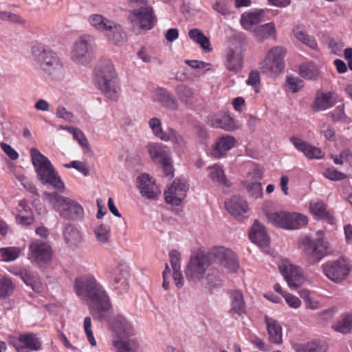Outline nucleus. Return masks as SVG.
<instances>
[{"label":"nucleus","instance_id":"30","mask_svg":"<svg viewBox=\"0 0 352 352\" xmlns=\"http://www.w3.org/2000/svg\"><path fill=\"white\" fill-rule=\"evenodd\" d=\"M95 277L91 275L80 276L75 280L74 287V292L80 299L86 296L85 294L91 289L96 281Z\"/></svg>","mask_w":352,"mask_h":352},{"label":"nucleus","instance_id":"6","mask_svg":"<svg viewBox=\"0 0 352 352\" xmlns=\"http://www.w3.org/2000/svg\"><path fill=\"white\" fill-rule=\"evenodd\" d=\"M60 192H45L44 200L52 206L60 216L68 220H80L84 217V209L78 202L60 195Z\"/></svg>","mask_w":352,"mask_h":352},{"label":"nucleus","instance_id":"1","mask_svg":"<svg viewBox=\"0 0 352 352\" xmlns=\"http://www.w3.org/2000/svg\"><path fill=\"white\" fill-rule=\"evenodd\" d=\"M32 55L43 75L51 80L61 81L66 71L59 56L49 47L41 44L32 47Z\"/></svg>","mask_w":352,"mask_h":352},{"label":"nucleus","instance_id":"21","mask_svg":"<svg viewBox=\"0 0 352 352\" xmlns=\"http://www.w3.org/2000/svg\"><path fill=\"white\" fill-rule=\"evenodd\" d=\"M227 211L234 217L243 216L248 212L247 201L239 195H234L225 201Z\"/></svg>","mask_w":352,"mask_h":352},{"label":"nucleus","instance_id":"31","mask_svg":"<svg viewBox=\"0 0 352 352\" xmlns=\"http://www.w3.org/2000/svg\"><path fill=\"white\" fill-rule=\"evenodd\" d=\"M21 278L27 285L32 287V289L36 292H41L43 290V285L34 272L28 270H23L19 273Z\"/></svg>","mask_w":352,"mask_h":352},{"label":"nucleus","instance_id":"11","mask_svg":"<svg viewBox=\"0 0 352 352\" xmlns=\"http://www.w3.org/2000/svg\"><path fill=\"white\" fill-rule=\"evenodd\" d=\"M321 267L328 279L335 283H340L349 277L352 270V264L348 259L341 256L324 263Z\"/></svg>","mask_w":352,"mask_h":352},{"label":"nucleus","instance_id":"7","mask_svg":"<svg viewBox=\"0 0 352 352\" xmlns=\"http://www.w3.org/2000/svg\"><path fill=\"white\" fill-rule=\"evenodd\" d=\"M316 234V239L305 237L302 241L305 255L314 263L320 262L324 256L332 252L331 247L324 237L323 231L318 230Z\"/></svg>","mask_w":352,"mask_h":352},{"label":"nucleus","instance_id":"28","mask_svg":"<svg viewBox=\"0 0 352 352\" xmlns=\"http://www.w3.org/2000/svg\"><path fill=\"white\" fill-rule=\"evenodd\" d=\"M153 99L169 109L175 110L177 109L178 104L176 99L165 89H156L153 93Z\"/></svg>","mask_w":352,"mask_h":352},{"label":"nucleus","instance_id":"42","mask_svg":"<svg viewBox=\"0 0 352 352\" xmlns=\"http://www.w3.org/2000/svg\"><path fill=\"white\" fill-rule=\"evenodd\" d=\"M332 328L342 334L349 333L352 329V315L349 314L342 315L337 322L333 324Z\"/></svg>","mask_w":352,"mask_h":352},{"label":"nucleus","instance_id":"51","mask_svg":"<svg viewBox=\"0 0 352 352\" xmlns=\"http://www.w3.org/2000/svg\"><path fill=\"white\" fill-rule=\"evenodd\" d=\"M176 94L179 99L186 104L190 103L194 97L192 89L184 85H180L177 87Z\"/></svg>","mask_w":352,"mask_h":352},{"label":"nucleus","instance_id":"22","mask_svg":"<svg viewBox=\"0 0 352 352\" xmlns=\"http://www.w3.org/2000/svg\"><path fill=\"white\" fill-rule=\"evenodd\" d=\"M226 68L232 72L236 73L243 67V49L241 45L232 48L227 55Z\"/></svg>","mask_w":352,"mask_h":352},{"label":"nucleus","instance_id":"39","mask_svg":"<svg viewBox=\"0 0 352 352\" xmlns=\"http://www.w3.org/2000/svg\"><path fill=\"white\" fill-rule=\"evenodd\" d=\"M188 36L194 42L199 44L204 51L210 52L212 50L209 38L199 29L193 28L190 30Z\"/></svg>","mask_w":352,"mask_h":352},{"label":"nucleus","instance_id":"24","mask_svg":"<svg viewBox=\"0 0 352 352\" xmlns=\"http://www.w3.org/2000/svg\"><path fill=\"white\" fill-rule=\"evenodd\" d=\"M146 148L151 158L154 162L162 163L165 160H168V158L170 157V149L162 144L149 142L146 145Z\"/></svg>","mask_w":352,"mask_h":352},{"label":"nucleus","instance_id":"14","mask_svg":"<svg viewBox=\"0 0 352 352\" xmlns=\"http://www.w3.org/2000/svg\"><path fill=\"white\" fill-rule=\"evenodd\" d=\"M278 269L291 289H296L303 284L305 277L302 270L290 261L282 260L278 265Z\"/></svg>","mask_w":352,"mask_h":352},{"label":"nucleus","instance_id":"2","mask_svg":"<svg viewBox=\"0 0 352 352\" xmlns=\"http://www.w3.org/2000/svg\"><path fill=\"white\" fill-rule=\"evenodd\" d=\"M32 164L38 179L48 188H53L55 192H63L65 186L49 159L37 148L30 150Z\"/></svg>","mask_w":352,"mask_h":352},{"label":"nucleus","instance_id":"32","mask_svg":"<svg viewBox=\"0 0 352 352\" xmlns=\"http://www.w3.org/2000/svg\"><path fill=\"white\" fill-rule=\"evenodd\" d=\"M111 26L104 32L108 38L115 45H122L124 44L126 42V36L122 27L113 21Z\"/></svg>","mask_w":352,"mask_h":352},{"label":"nucleus","instance_id":"10","mask_svg":"<svg viewBox=\"0 0 352 352\" xmlns=\"http://www.w3.org/2000/svg\"><path fill=\"white\" fill-rule=\"evenodd\" d=\"M131 8L133 10L130 13V18L138 23L142 28L151 29L156 18L153 14V8L147 5L146 0H128Z\"/></svg>","mask_w":352,"mask_h":352},{"label":"nucleus","instance_id":"60","mask_svg":"<svg viewBox=\"0 0 352 352\" xmlns=\"http://www.w3.org/2000/svg\"><path fill=\"white\" fill-rule=\"evenodd\" d=\"M84 330L87 335V339L91 346L96 345V341L94 337L93 331L91 329V320L90 317H86L84 320Z\"/></svg>","mask_w":352,"mask_h":352},{"label":"nucleus","instance_id":"33","mask_svg":"<svg viewBox=\"0 0 352 352\" xmlns=\"http://www.w3.org/2000/svg\"><path fill=\"white\" fill-rule=\"evenodd\" d=\"M211 123L214 127L225 131H232L236 129L233 119L225 113L214 115L211 120Z\"/></svg>","mask_w":352,"mask_h":352},{"label":"nucleus","instance_id":"57","mask_svg":"<svg viewBox=\"0 0 352 352\" xmlns=\"http://www.w3.org/2000/svg\"><path fill=\"white\" fill-rule=\"evenodd\" d=\"M286 85L287 88L293 93L299 91L304 86L303 81L295 76H288L287 78Z\"/></svg>","mask_w":352,"mask_h":352},{"label":"nucleus","instance_id":"26","mask_svg":"<svg viewBox=\"0 0 352 352\" xmlns=\"http://www.w3.org/2000/svg\"><path fill=\"white\" fill-rule=\"evenodd\" d=\"M129 272L124 265H120L108 271V278L113 285H120L125 288L127 285Z\"/></svg>","mask_w":352,"mask_h":352},{"label":"nucleus","instance_id":"62","mask_svg":"<svg viewBox=\"0 0 352 352\" xmlns=\"http://www.w3.org/2000/svg\"><path fill=\"white\" fill-rule=\"evenodd\" d=\"M16 179L21 182V185L30 192L32 194L37 193V189L34 184L25 175H17Z\"/></svg>","mask_w":352,"mask_h":352},{"label":"nucleus","instance_id":"16","mask_svg":"<svg viewBox=\"0 0 352 352\" xmlns=\"http://www.w3.org/2000/svg\"><path fill=\"white\" fill-rule=\"evenodd\" d=\"M189 185L185 179H176L172 185L164 192L167 203L179 206L185 199Z\"/></svg>","mask_w":352,"mask_h":352},{"label":"nucleus","instance_id":"61","mask_svg":"<svg viewBox=\"0 0 352 352\" xmlns=\"http://www.w3.org/2000/svg\"><path fill=\"white\" fill-rule=\"evenodd\" d=\"M332 159L336 164H342L344 162H351L352 161V153L349 149H344L338 156H333Z\"/></svg>","mask_w":352,"mask_h":352},{"label":"nucleus","instance_id":"59","mask_svg":"<svg viewBox=\"0 0 352 352\" xmlns=\"http://www.w3.org/2000/svg\"><path fill=\"white\" fill-rule=\"evenodd\" d=\"M323 175L327 179L331 181L342 180L346 177L344 173L337 170L333 167L327 168Z\"/></svg>","mask_w":352,"mask_h":352},{"label":"nucleus","instance_id":"48","mask_svg":"<svg viewBox=\"0 0 352 352\" xmlns=\"http://www.w3.org/2000/svg\"><path fill=\"white\" fill-rule=\"evenodd\" d=\"M288 230L298 229L307 223L306 216L299 213H289L288 219Z\"/></svg>","mask_w":352,"mask_h":352},{"label":"nucleus","instance_id":"43","mask_svg":"<svg viewBox=\"0 0 352 352\" xmlns=\"http://www.w3.org/2000/svg\"><path fill=\"white\" fill-rule=\"evenodd\" d=\"M242 185L246 190L250 197L253 199H258L262 197L263 187L259 182H252L248 179H245L242 182Z\"/></svg>","mask_w":352,"mask_h":352},{"label":"nucleus","instance_id":"44","mask_svg":"<svg viewBox=\"0 0 352 352\" xmlns=\"http://www.w3.org/2000/svg\"><path fill=\"white\" fill-rule=\"evenodd\" d=\"M254 34L261 40L273 37L276 38V31L274 25L272 23H268L258 26L254 30Z\"/></svg>","mask_w":352,"mask_h":352},{"label":"nucleus","instance_id":"52","mask_svg":"<svg viewBox=\"0 0 352 352\" xmlns=\"http://www.w3.org/2000/svg\"><path fill=\"white\" fill-rule=\"evenodd\" d=\"M338 310L336 307H333L327 309L322 311L314 314V318L318 324H324L333 318Z\"/></svg>","mask_w":352,"mask_h":352},{"label":"nucleus","instance_id":"17","mask_svg":"<svg viewBox=\"0 0 352 352\" xmlns=\"http://www.w3.org/2000/svg\"><path fill=\"white\" fill-rule=\"evenodd\" d=\"M236 142L235 138L229 135L219 137L212 145L211 155L216 159L223 157L235 146Z\"/></svg>","mask_w":352,"mask_h":352},{"label":"nucleus","instance_id":"18","mask_svg":"<svg viewBox=\"0 0 352 352\" xmlns=\"http://www.w3.org/2000/svg\"><path fill=\"white\" fill-rule=\"evenodd\" d=\"M290 141L295 148L302 152L308 159H322L324 153L320 148L314 146L303 140L293 136L290 138Z\"/></svg>","mask_w":352,"mask_h":352},{"label":"nucleus","instance_id":"25","mask_svg":"<svg viewBox=\"0 0 352 352\" xmlns=\"http://www.w3.org/2000/svg\"><path fill=\"white\" fill-rule=\"evenodd\" d=\"M13 342H17L22 344V347L31 351H37L42 347V342L36 334L32 333H21L19 336L18 340L12 339Z\"/></svg>","mask_w":352,"mask_h":352},{"label":"nucleus","instance_id":"19","mask_svg":"<svg viewBox=\"0 0 352 352\" xmlns=\"http://www.w3.org/2000/svg\"><path fill=\"white\" fill-rule=\"evenodd\" d=\"M290 141L295 148L302 152L308 159H322L324 153L320 148L314 146L303 140L293 136L290 138Z\"/></svg>","mask_w":352,"mask_h":352},{"label":"nucleus","instance_id":"38","mask_svg":"<svg viewBox=\"0 0 352 352\" xmlns=\"http://www.w3.org/2000/svg\"><path fill=\"white\" fill-rule=\"evenodd\" d=\"M88 22L91 27L102 32H104L113 25L112 21L99 14H91L88 18Z\"/></svg>","mask_w":352,"mask_h":352},{"label":"nucleus","instance_id":"4","mask_svg":"<svg viewBox=\"0 0 352 352\" xmlns=\"http://www.w3.org/2000/svg\"><path fill=\"white\" fill-rule=\"evenodd\" d=\"M96 82L99 89L109 99L116 100L120 90L118 76L112 61L100 59L95 69Z\"/></svg>","mask_w":352,"mask_h":352},{"label":"nucleus","instance_id":"13","mask_svg":"<svg viewBox=\"0 0 352 352\" xmlns=\"http://www.w3.org/2000/svg\"><path fill=\"white\" fill-rule=\"evenodd\" d=\"M210 264L217 263L230 272H234L239 267V261L236 254L223 246H215L206 253Z\"/></svg>","mask_w":352,"mask_h":352},{"label":"nucleus","instance_id":"5","mask_svg":"<svg viewBox=\"0 0 352 352\" xmlns=\"http://www.w3.org/2000/svg\"><path fill=\"white\" fill-rule=\"evenodd\" d=\"M113 329L116 333L113 345L118 352H137L139 344L135 338H132L135 335L134 328L124 316H116Z\"/></svg>","mask_w":352,"mask_h":352},{"label":"nucleus","instance_id":"29","mask_svg":"<svg viewBox=\"0 0 352 352\" xmlns=\"http://www.w3.org/2000/svg\"><path fill=\"white\" fill-rule=\"evenodd\" d=\"M265 321L269 340L276 344H282V327L280 324L267 316H265Z\"/></svg>","mask_w":352,"mask_h":352},{"label":"nucleus","instance_id":"37","mask_svg":"<svg viewBox=\"0 0 352 352\" xmlns=\"http://www.w3.org/2000/svg\"><path fill=\"white\" fill-rule=\"evenodd\" d=\"M65 241L68 246L76 247L82 241V236L80 232L75 227L67 224L63 232Z\"/></svg>","mask_w":352,"mask_h":352},{"label":"nucleus","instance_id":"63","mask_svg":"<svg viewBox=\"0 0 352 352\" xmlns=\"http://www.w3.org/2000/svg\"><path fill=\"white\" fill-rule=\"evenodd\" d=\"M170 263L173 271L179 270L181 267V254L177 250H172L169 252Z\"/></svg>","mask_w":352,"mask_h":352},{"label":"nucleus","instance_id":"20","mask_svg":"<svg viewBox=\"0 0 352 352\" xmlns=\"http://www.w3.org/2000/svg\"><path fill=\"white\" fill-rule=\"evenodd\" d=\"M138 187L143 197L148 199H155L160 190L148 175L143 174L138 177Z\"/></svg>","mask_w":352,"mask_h":352},{"label":"nucleus","instance_id":"9","mask_svg":"<svg viewBox=\"0 0 352 352\" xmlns=\"http://www.w3.org/2000/svg\"><path fill=\"white\" fill-rule=\"evenodd\" d=\"M94 38L89 34L78 37L71 50V58L78 65H87L94 54Z\"/></svg>","mask_w":352,"mask_h":352},{"label":"nucleus","instance_id":"23","mask_svg":"<svg viewBox=\"0 0 352 352\" xmlns=\"http://www.w3.org/2000/svg\"><path fill=\"white\" fill-rule=\"evenodd\" d=\"M250 239L260 247L265 248L270 244V237L263 226L255 221L249 233Z\"/></svg>","mask_w":352,"mask_h":352},{"label":"nucleus","instance_id":"46","mask_svg":"<svg viewBox=\"0 0 352 352\" xmlns=\"http://www.w3.org/2000/svg\"><path fill=\"white\" fill-rule=\"evenodd\" d=\"M299 72L302 78L307 80H316L320 74L317 67L311 63L301 65Z\"/></svg>","mask_w":352,"mask_h":352},{"label":"nucleus","instance_id":"3","mask_svg":"<svg viewBox=\"0 0 352 352\" xmlns=\"http://www.w3.org/2000/svg\"><path fill=\"white\" fill-rule=\"evenodd\" d=\"M85 296L80 300L88 305L93 318L100 322L107 320L112 311V305L107 292L97 280Z\"/></svg>","mask_w":352,"mask_h":352},{"label":"nucleus","instance_id":"54","mask_svg":"<svg viewBox=\"0 0 352 352\" xmlns=\"http://www.w3.org/2000/svg\"><path fill=\"white\" fill-rule=\"evenodd\" d=\"M0 252L4 256V261L10 262L16 260L19 257L21 249L16 247L3 248L0 249Z\"/></svg>","mask_w":352,"mask_h":352},{"label":"nucleus","instance_id":"41","mask_svg":"<svg viewBox=\"0 0 352 352\" xmlns=\"http://www.w3.org/2000/svg\"><path fill=\"white\" fill-rule=\"evenodd\" d=\"M208 170L209 177L213 182L219 185L229 186L224 171L219 165L214 164L210 166L208 168Z\"/></svg>","mask_w":352,"mask_h":352},{"label":"nucleus","instance_id":"35","mask_svg":"<svg viewBox=\"0 0 352 352\" xmlns=\"http://www.w3.org/2000/svg\"><path fill=\"white\" fill-rule=\"evenodd\" d=\"M296 352H326L327 346L320 340H314L305 344H296L293 346Z\"/></svg>","mask_w":352,"mask_h":352},{"label":"nucleus","instance_id":"47","mask_svg":"<svg viewBox=\"0 0 352 352\" xmlns=\"http://www.w3.org/2000/svg\"><path fill=\"white\" fill-rule=\"evenodd\" d=\"M168 141L170 140L173 144L175 149L179 153H184L186 148V143L182 136L178 134L175 130L169 129L167 133Z\"/></svg>","mask_w":352,"mask_h":352},{"label":"nucleus","instance_id":"55","mask_svg":"<svg viewBox=\"0 0 352 352\" xmlns=\"http://www.w3.org/2000/svg\"><path fill=\"white\" fill-rule=\"evenodd\" d=\"M14 289V285L12 280L7 278L0 280V298H6L10 296Z\"/></svg>","mask_w":352,"mask_h":352},{"label":"nucleus","instance_id":"12","mask_svg":"<svg viewBox=\"0 0 352 352\" xmlns=\"http://www.w3.org/2000/svg\"><path fill=\"white\" fill-rule=\"evenodd\" d=\"M285 50L280 46L272 47L261 63L262 72L271 78H276L285 67L284 57Z\"/></svg>","mask_w":352,"mask_h":352},{"label":"nucleus","instance_id":"36","mask_svg":"<svg viewBox=\"0 0 352 352\" xmlns=\"http://www.w3.org/2000/svg\"><path fill=\"white\" fill-rule=\"evenodd\" d=\"M263 10H258L254 12H248L242 14L241 24L247 30H251L253 26L263 21L262 15Z\"/></svg>","mask_w":352,"mask_h":352},{"label":"nucleus","instance_id":"8","mask_svg":"<svg viewBox=\"0 0 352 352\" xmlns=\"http://www.w3.org/2000/svg\"><path fill=\"white\" fill-rule=\"evenodd\" d=\"M211 265L208 256L203 252H198L191 255L185 267L184 274L186 280L191 283L201 282Z\"/></svg>","mask_w":352,"mask_h":352},{"label":"nucleus","instance_id":"45","mask_svg":"<svg viewBox=\"0 0 352 352\" xmlns=\"http://www.w3.org/2000/svg\"><path fill=\"white\" fill-rule=\"evenodd\" d=\"M94 233L98 243L106 244L111 236V228L107 224L100 223L94 227Z\"/></svg>","mask_w":352,"mask_h":352},{"label":"nucleus","instance_id":"15","mask_svg":"<svg viewBox=\"0 0 352 352\" xmlns=\"http://www.w3.org/2000/svg\"><path fill=\"white\" fill-rule=\"evenodd\" d=\"M52 250L51 246L41 241H34L29 245L28 259L37 265H43L51 261Z\"/></svg>","mask_w":352,"mask_h":352},{"label":"nucleus","instance_id":"58","mask_svg":"<svg viewBox=\"0 0 352 352\" xmlns=\"http://www.w3.org/2000/svg\"><path fill=\"white\" fill-rule=\"evenodd\" d=\"M320 131L325 138L329 141H334L336 139V132L334 129L329 124L322 122L320 124Z\"/></svg>","mask_w":352,"mask_h":352},{"label":"nucleus","instance_id":"34","mask_svg":"<svg viewBox=\"0 0 352 352\" xmlns=\"http://www.w3.org/2000/svg\"><path fill=\"white\" fill-rule=\"evenodd\" d=\"M267 221L273 226L284 229H288L289 212L285 211H276L266 212Z\"/></svg>","mask_w":352,"mask_h":352},{"label":"nucleus","instance_id":"49","mask_svg":"<svg viewBox=\"0 0 352 352\" xmlns=\"http://www.w3.org/2000/svg\"><path fill=\"white\" fill-rule=\"evenodd\" d=\"M310 210L316 219H323L327 215L326 205L322 201H312L310 203Z\"/></svg>","mask_w":352,"mask_h":352},{"label":"nucleus","instance_id":"40","mask_svg":"<svg viewBox=\"0 0 352 352\" xmlns=\"http://www.w3.org/2000/svg\"><path fill=\"white\" fill-rule=\"evenodd\" d=\"M231 312L242 316L245 311V305L243 296L239 291H234L231 293Z\"/></svg>","mask_w":352,"mask_h":352},{"label":"nucleus","instance_id":"27","mask_svg":"<svg viewBox=\"0 0 352 352\" xmlns=\"http://www.w3.org/2000/svg\"><path fill=\"white\" fill-rule=\"evenodd\" d=\"M336 102L335 93L317 94L312 108L314 111H323L332 107Z\"/></svg>","mask_w":352,"mask_h":352},{"label":"nucleus","instance_id":"53","mask_svg":"<svg viewBox=\"0 0 352 352\" xmlns=\"http://www.w3.org/2000/svg\"><path fill=\"white\" fill-rule=\"evenodd\" d=\"M148 124L153 133L156 137L163 141H168V133L163 131L160 119L157 118H153L149 120Z\"/></svg>","mask_w":352,"mask_h":352},{"label":"nucleus","instance_id":"50","mask_svg":"<svg viewBox=\"0 0 352 352\" xmlns=\"http://www.w3.org/2000/svg\"><path fill=\"white\" fill-rule=\"evenodd\" d=\"M294 36L304 44L308 45L313 50H316L318 44L316 40L312 37L307 35L300 28H296L294 30Z\"/></svg>","mask_w":352,"mask_h":352},{"label":"nucleus","instance_id":"64","mask_svg":"<svg viewBox=\"0 0 352 352\" xmlns=\"http://www.w3.org/2000/svg\"><path fill=\"white\" fill-rule=\"evenodd\" d=\"M185 63L192 69H199L208 71L210 69V63L197 60H186Z\"/></svg>","mask_w":352,"mask_h":352},{"label":"nucleus","instance_id":"56","mask_svg":"<svg viewBox=\"0 0 352 352\" xmlns=\"http://www.w3.org/2000/svg\"><path fill=\"white\" fill-rule=\"evenodd\" d=\"M65 129L73 135L74 138L78 141L81 146L84 148L89 147L88 140L85 134L80 129L72 126L66 127Z\"/></svg>","mask_w":352,"mask_h":352}]
</instances>
